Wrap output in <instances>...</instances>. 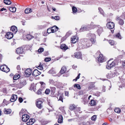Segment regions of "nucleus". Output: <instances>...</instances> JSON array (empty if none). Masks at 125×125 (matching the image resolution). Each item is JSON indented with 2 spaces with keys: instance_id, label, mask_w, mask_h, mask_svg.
<instances>
[{
  "instance_id": "dca6fc26",
  "label": "nucleus",
  "mask_w": 125,
  "mask_h": 125,
  "mask_svg": "<svg viewBox=\"0 0 125 125\" xmlns=\"http://www.w3.org/2000/svg\"><path fill=\"white\" fill-rule=\"evenodd\" d=\"M13 37V33L11 32H9L6 33L5 37L8 39H10L12 38Z\"/></svg>"
},
{
  "instance_id": "a18cd8bd",
  "label": "nucleus",
  "mask_w": 125,
  "mask_h": 125,
  "mask_svg": "<svg viewBox=\"0 0 125 125\" xmlns=\"http://www.w3.org/2000/svg\"><path fill=\"white\" fill-rule=\"evenodd\" d=\"M74 87H76L77 89H80L81 87L80 85L78 84H75L74 85Z\"/></svg>"
},
{
  "instance_id": "4be33fe9",
  "label": "nucleus",
  "mask_w": 125,
  "mask_h": 125,
  "mask_svg": "<svg viewBox=\"0 0 125 125\" xmlns=\"http://www.w3.org/2000/svg\"><path fill=\"white\" fill-rule=\"evenodd\" d=\"M3 112L5 114H10L11 113V110L10 109L4 108L3 110Z\"/></svg>"
},
{
  "instance_id": "e433bc0d",
  "label": "nucleus",
  "mask_w": 125,
  "mask_h": 125,
  "mask_svg": "<svg viewBox=\"0 0 125 125\" xmlns=\"http://www.w3.org/2000/svg\"><path fill=\"white\" fill-rule=\"evenodd\" d=\"M114 37L120 39H121V36L120 33H116L114 35Z\"/></svg>"
},
{
  "instance_id": "aec40b11",
  "label": "nucleus",
  "mask_w": 125,
  "mask_h": 125,
  "mask_svg": "<svg viewBox=\"0 0 125 125\" xmlns=\"http://www.w3.org/2000/svg\"><path fill=\"white\" fill-rule=\"evenodd\" d=\"M66 70V68L65 66H63L61 68L60 72L62 74L65 73Z\"/></svg>"
},
{
  "instance_id": "393cba45",
  "label": "nucleus",
  "mask_w": 125,
  "mask_h": 125,
  "mask_svg": "<svg viewBox=\"0 0 125 125\" xmlns=\"http://www.w3.org/2000/svg\"><path fill=\"white\" fill-rule=\"evenodd\" d=\"M51 89V94L52 95H53L54 94L56 91V88L54 87H50Z\"/></svg>"
},
{
  "instance_id": "3c124183",
  "label": "nucleus",
  "mask_w": 125,
  "mask_h": 125,
  "mask_svg": "<svg viewBox=\"0 0 125 125\" xmlns=\"http://www.w3.org/2000/svg\"><path fill=\"white\" fill-rule=\"evenodd\" d=\"M52 17L53 19H54L56 20H59L60 19L59 17L58 16H55L54 17L53 16H52Z\"/></svg>"
},
{
  "instance_id": "473e14b6",
  "label": "nucleus",
  "mask_w": 125,
  "mask_h": 125,
  "mask_svg": "<svg viewBox=\"0 0 125 125\" xmlns=\"http://www.w3.org/2000/svg\"><path fill=\"white\" fill-rule=\"evenodd\" d=\"M26 38L29 40H31V39L34 38L33 36H32L30 34H28L26 35Z\"/></svg>"
},
{
  "instance_id": "7ed1b4c3",
  "label": "nucleus",
  "mask_w": 125,
  "mask_h": 125,
  "mask_svg": "<svg viewBox=\"0 0 125 125\" xmlns=\"http://www.w3.org/2000/svg\"><path fill=\"white\" fill-rule=\"evenodd\" d=\"M35 105L39 109H41L43 107V102L41 98L37 99L35 101Z\"/></svg>"
},
{
  "instance_id": "052dcab7",
  "label": "nucleus",
  "mask_w": 125,
  "mask_h": 125,
  "mask_svg": "<svg viewBox=\"0 0 125 125\" xmlns=\"http://www.w3.org/2000/svg\"><path fill=\"white\" fill-rule=\"evenodd\" d=\"M47 32L48 33H52L51 28H48L47 30Z\"/></svg>"
},
{
  "instance_id": "13d9d810",
  "label": "nucleus",
  "mask_w": 125,
  "mask_h": 125,
  "mask_svg": "<svg viewBox=\"0 0 125 125\" xmlns=\"http://www.w3.org/2000/svg\"><path fill=\"white\" fill-rule=\"evenodd\" d=\"M96 116L94 115L91 117V119L95 121L96 120Z\"/></svg>"
},
{
  "instance_id": "09e8293b",
  "label": "nucleus",
  "mask_w": 125,
  "mask_h": 125,
  "mask_svg": "<svg viewBox=\"0 0 125 125\" xmlns=\"http://www.w3.org/2000/svg\"><path fill=\"white\" fill-rule=\"evenodd\" d=\"M51 91L49 89H47L46 90L45 93L46 94H49Z\"/></svg>"
},
{
  "instance_id": "2f4dec72",
  "label": "nucleus",
  "mask_w": 125,
  "mask_h": 125,
  "mask_svg": "<svg viewBox=\"0 0 125 125\" xmlns=\"http://www.w3.org/2000/svg\"><path fill=\"white\" fill-rule=\"evenodd\" d=\"M32 10L30 8H27L25 10L24 12L25 13L28 14L31 12Z\"/></svg>"
},
{
  "instance_id": "680f3d73",
  "label": "nucleus",
  "mask_w": 125,
  "mask_h": 125,
  "mask_svg": "<svg viewBox=\"0 0 125 125\" xmlns=\"http://www.w3.org/2000/svg\"><path fill=\"white\" fill-rule=\"evenodd\" d=\"M19 102L20 103H22L23 100V99L21 98V97H19Z\"/></svg>"
},
{
  "instance_id": "79ce46f5",
  "label": "nucleus",
  "mask_w": 125,
  "mask_h": 125,
  "mask_svg": "<svg viewBox=\"0 0 125 125\" xmlns=\"http://www.w3.org/2000/svg\"><path fill=\"white\" fill-rule=\"evenodd\" d=\"M114 111L116 113H119L121 112V109L118 108H116L114 109Z\"/></svg>"
},
{
  "instance_id": "8fccbe9b",
  "label": "nucleus",
  "mask_w": 125,
  "mask_h": 125,
  "mask_svg": "<svg viewBox=\"0 0 125 125\" xmlns=\"http://www.w3.org/2000/svg\"><path fill=\"white\" fill-rule=\"evenodd\" d=\"M9 103V102L6 101L5 99H4L3 100V101L2 103L3 104H4L5 105H7Z\"/></svg>"
},
{
  "instance_id": "f257e3e1",
  "label": "nucleus",
  "mask_w": 125,
  "mask_h": 125,
  "mask_svg": "<svg viewBox=\"0 0 125 125\" xmlns=\"http://www.w3.org/2000/svg\"><path fill=\"white\" fill-rule=\"evenodd\" d=\"M92 43L90 41L87 39H84L81 42V44L83 45L82 47L84 48H87L89 47L92 45Z\"/></svg>"
},
{
  "instance_id": "f3484780",
  "label": "nucleus",
  "mask_w": 125,
  "mask_h": 125,
  "mask_svg": "<svg viewBox=\"0 0 125 125\" xmlns=\"http://www.w3.org/2000/svg\"><path fill=\"white\" fill-rule=\"evenodd\" d=\"M17 99V96L16 95L13 94L10 99V101L11 102L15 101Z\"/></svg>"
},
{
  "instance_id": "ddd939ff",
  "label": "nucleus",
  "mask_w": 125,
  "mask_h": 125,
  "mask_svg": "<svg viewBox=\"0 0 125 125\" xmlns=\"http://www.w3.org/2000/svg\"><path fill=\"white\" fill-rule=\"evenodd\" d=\"M115 20L116 21H118L119 24L120 25H123L124 24V20L120 18V17L119 16H117Z\"/></svg>"
},
{
  "instance_id": "4468645a",
  "label": "nucleus",
  "mask_w": 125,
  "mask_h": 125,
  "mask_svg": "<svg viewBox=\"0 0 125 125\" xmlns=\"http://www.w3.org/2000/svg\"><path fill=\"white\" fill-rule=\"evenodd\" d=\"M23 52L24 49L22 47H19L16 49V52L17 54H22Z\"/></svg>"
},
{
  "instance_id": "c756f323",
  "label": "nucleus",
  "mask_w": 125,
  "mask_h": 125,
  "mask_svg": "<svg viewBox=\"0 0 125 125\" xmlns=\"http://www.w3.org/2000/svg\"><path fill=\"white\" fill-rule=\"evenodd\" d=\"M103 28L101 27H98V29L97 30V32L98 34L99 35L103 31Z\"/></svg>"
},
{
  "instance_id": "7c9ffc66",
  "label": "nucleus",
  "mask_w": 125,
  "mask_h": 125,
  "mask_svg": "<svg viewBox=\"0 0 125 125\" xmlns=\"http://www.w3.org/2000/svg\"><path fill=\"white\" fill-rule=\"evenodd\" d=\"M63 120V117L61 115H60L59 116V117L58 119V123H61L62 122Z\"/></svg>"
},
{
  "instance_id": "c9c22d12",
  "label": "nucleus",
  "mask_w": 125,
  "mask_h": 125,
  "mask_svg": "<svg viewBox=\"0 0 125 125\" xmlns=\"http://www.w3.org/2000/svg\"><path fill=\"white\" fill-rule=\"evenodd\" d=\"M16 8L15 7H10L9 8V10L11 12H15L16 10Z\"/></svg>"
},
{
  "instance_id": "39448f33",
  "label": "nucleus",
  "mask_w": 125,
  "mask_h": 125,
  "mask_svg": "<svg viewBox=\"0 0 125 125\" xmlns=\"http://www.w3.org/2000/svg\"><path fill=\"white\" fill-rule=\"evenodd\" d=\"M96 54L97 55H99L98 60V62L100 63H102L104 61V57L103 54L101 53L100 51H97Z\"/></svg>"
},
{
  "instance_id": "4d7b16f0",
  "label": "nucleus",
  "mask_w": 125,
  "mask_h": 125,
  "mask_svg": "<svg viewBox=\"0 0 125 125\" xmlns=\"http://www.w3.org/2000/svg\"><path fill=\"white\" fill-rule=\"evenodd\" d=\"M51 60V59L50 58L47 57L44 59V61L46 62H48L50 61Z\"/></svg>"
},
{
  "instance_id": "4c0bfd02",
  "label": "nucleus",
  "mask_w": 125,
  "mask_h": 125,
  "mask_svg": "<svg viewBox=\"0 0 125 125\" xmlns=\"http://www.w3.org/2000/svg\"><path fill=\"white\" fill-rule=\"evenodd\" d=\"M3 2L4 3L7 5H9L11 3V2L10 0H4Z\"/></svg>"
},
{
  "instance_id": "bf43d9fd",
  "label": "nucleus",
  "mask_w": 125,
  "mask_h": 125,
  "mask_svg": "<svg viewBox=\"0 0 125 125\" xmlns=\"http://www.w3.org/2000/svg\"><path fill=\"white\" fill-rule=\"evenodd\" d=\"M113 74V75H114V77L115 75H118V73L116 70H115L114 71Z\"/></svg>"
},
{
  "instance_id": "a19ab883",
  "label": "nucleus",
  "mask_w": 125,
  "mask_h": 125,
  "mask_svg": "<svg viewBox=\"0 0 125 125\" xmlns=\"http://www.w3.org/2000/svg\"><path fill=\"white\" fill-rule=\"evenodd\" d=\"M1 36L3 37H5L6 35V33L4 30H2V31H1Z\"/></svg>"
},
{
  "instance_id": "9d476101",
  "label": "nucleus",
  "mask_w": 125,
  "mask_h": 125,
  "mask_svg": "<svg viewBox=\"0 0 125 125\" xmlns=\"http://www.w3.org/2000/svg\"><path fill=\"white\" fill-rule=\"evenodd\" d=\"M74 56L75 57L78 59H81L82 58L81 52H75L74 54Z\"/></svg>"
},
{
  "instance_id": "0eeeda50",
  "label": "nucleus",
  "mask_w": 125,
  "mask_h": 125,
  "mask_svg": "<svg viewBox=\"0 0 125 125\" xmlns=\"http://www.w3.org/2000/svg\"><path fill=\"white\" fill-rule=\"evenodd\" d=\"M0 70L6 73H8L10 71V69L6 65L0 66Z\"/></svg>"
},
{
  "instance_id": "a878e982",
  "label": "nucleus",
  "mask_w": 125,
  "mask_h": 125,
  "mask_svg": "<svg viewBox=\"0 0 125 125\" xmlns=\"http://www.w3.org/2000/svg\"><path fill=\"white\" fill-rule=\"evenodd\" d=\"M52 33H54L58 31V28L56 26H55L51 28Z\"/></svg>"
},
{
  "instance_id": "423d86ee",
  "label": "nucleus",
  "mask_w": 125,
  "mask_h": 125,
  "mask_svg": "<svg viewBox=\"0 0 125 125\" xmlns=\"http://www.w3.org/2000/svg\"><path fill=\"white\" fill-rule=\"evenodd\" d=\"M107 27L109 29H112L114 28L115 24L113 22H108L106 24Z\"/></svg>"
},
{
  "instance_id": "37998d69",
  "label": "nucleus",
  "mask_w": 125,
  "mask_h": 125,
  "mask_svg": "<svg viewBox=\"0 0 125 125\" xmlns=\"http://www.w3.org/2000/svg\"><path fill=\"white\" fill-rule=\"evenodd\" d=\"M20 77V75L19 74L17 75H15L13 77V79L14 80H16L18 79Z\"/></svg>"
},
{
  "instance_id": "f704fd0d",
  "label": "nucleus",
  "mask_w": 125,
  "mask_h": 125,
  "mask_svg": "<svg viewBox=\"0 0 125 125\" xmlns=\"http://www.w3.org/2000/svg\"><path fill=\"white\" fill-rule=\"evenodd\" d=\"M62 85V83H61L56 81V83L54 86H56L57 88H60L61 87Z\"/></svg>"
},
{
  "instance_id": "f03ea898",
  "label": "nucleus",
  "mask_w": 125,
  "mask_h": 125,
  "mask_svg": "<svg viewBox=\"0 0 125 125\" xmlns=\"http://www.w3.org/2000/svg\"><path fill=\"white\" fill-rule=\"evenodd\" d=\"M86 37L88 38L92 44L96 42V36L94 33H88Z\"/></svg>"
},
{
  "instance_id": "e2e57ef3",
  "label": "nucleus",
  "mask_w": 125,
  "mask_h": 125,
  "mask_svg": "<svg viewBox=\"0 0 125 125\" xmlns=\"http://www.w3.org/2000/svg\"><path fill=\"white\" fill-rule=\"evenodd\" d=\"M120 17L121 18L125 19V15L124 14H123L120 16Z\"/></svg>"
},
{
  "instance_id": "58836bf2",
  "label": "nucleus",
  "mask_w": 125,
  "mask_h": 125,
  "mask_svg": "<svg viewBox=\"0 0 125 125\" xmlns=\"http://www.w3.org/2000/svg\"><path fill=\"white\" fill-rule=\"evenodd\" d=\"M95 87V85L94 84H93L92 83H91L90 84V85L88 87V89L89 90H91Z\"/></svg>"
},
{
  "instance_id": "cd10ccee",
  "label": "nucleus",
  "mask_w": 125,
  "mask_h": 125,
  "mask_svg": "<svg viewBox=\"0 0 125 125\" xmlns=\"http://www.w3.org/2000/svg\"><path fill=\"white\" fill-rule=\"evenodd\" d=\"M88 30V28L86 26H83V27H82V28L80 29V31L81 32L87 31Z\"/></svg>"
},
{
  "instance_id": "864d4df0",
  "label": "nucleus",
  "mask_w": 125,
  "mask_h": 125,
  "mask_svg": "<svg viewBox=\"0 0 125 125\" xmlns=\"http://www.w3.org/2000/svg\"><path fill=\"white\" fill-rule=\"evenodd\" d=\"M40 64H41L40 63ZM37 68L41 70H43V67L40 64L37 67Z\"/></svg>"
},
{
  "instance_id": "6e6552de",
  "label": "nucleus",
  "mask_w": 125,
  "mask_h": 125,
  "mask_svg": "<svg viewBox=\"0 0 125 125\" xmlns=\"http://www.w3.org/2000/svg\"><path fill=\"white\" fill-rule=\"evenodd\" d=\"M26 81L24 80L18 84H16V86L17 87L20 89L23 86L25 85H26Z\"/></svg>"
},
{
  "instance_id": "b1692460",
  "label": "nucleus",
  "mask_w": 125,
  "mask_h": 125,
  "mask_svg": "<svg viewBox=\"0 0 125 125\" xmlns=\"http://www.w3.org/2000/svg\"><path fill=\"white\" fill-rule=\"evenodd\" d=\"M58 96H59V99L58 101H61L62 103L63 102V100L64 98V95L63 94H59Z\"/></svg>"
},
{
  "instance_id": "9b49d317",
  "label": "nucleus",
  "mask_w": 125,
  "mask_h": 125,
  "mask_svg": "<svg viewBox=\"0 0 125 125\" xmlns=\"http://www.w3.org/2000/svg\"><path fill=\"white\" fill-rule=\"evenodd\" d=\"M78 40V38L77 37L74 36L71 38V42L72 43H74L77 42Z\"/></svg>"
},
{
  "instance_id": "5fc2aeb1",
  "label": "nucleus",
  "mask_w": 125,
  "mask_h": 125,
  "mask_svg": "<svg viewBox=\"0 0 125 125\" xmlns=\"http://www.w3.org/2000/svg\"><path fill=\"white\" fill-rule=\"evenodd\" d=\"M44 51V49L43 48H40L38 50V52L39 53H41Z\"/></svg>"
},
{
  "instance_id": "a211bd4d",
  "label": "nucleus",
  "mask_w": 125,
  "mask_h": 125,
  "mask_svg": "<svg viewBox=\"0 0 125 125\" xmlns=\"http://www.w3.org/2000/svg\"><path fill=\"white\" fill-rule=\"evenodd\" d=\"M10 30L15 34L17 31V28L15 26H12L11 27Z\"/></svg>"
},
{
  "instance_id": "6ab92c4d",
  "label": "nucleus",
  "mask_w": 125,
  "mask_h": 125,
  "mask_svg": "<svg viewBox=\"0 0 125 125\" xmlns=\"http://www.w3.org/2000/svg\"><path fill=\"white\" fill-rule=\"evenodd\" d=\"M60 48L61 49L65 51L66 50L68 49V47L65 44H61L60 46Z\"/></svg>"
},
{
  "instance_id": "5701e85b",
  "label": "nucleus",
  "mask_w": 125,
  "mask_h": 125,
  "mask_svg": "<svg viewBox=\"0 0 125 125\" xmlns=\"http://www.w3.org/2000/svg\"><path fill=\"white\" fill-rule=\"evenodd\" d=\"M107 41L111 45H115L117 44L116 42L114 40H107Z\"/></svg>"
},
{
  "instance_id": "ea45409f",
  "label": "nucleus",
  "mask_w": 125,
  "mask_h": 125,
  "mask_svg": "<svg viewBox=\"0 0 125 125\" xmlns=\"http://www.w3.org/2000/svg\"><path fill=\"white\" fill-rule=\"evenodd\" d=\"M49 83L50 84L55 85L56 83V81H54L52 79H50L49 80Z\"/></svg>"
},
{
  "instance_id": "c03bdc74",
  "label": "nucleus",
  "mask_w": 125,
  "mask_h": 125,
  "mask_svg": "<svg viewBox=\"0 0 125 125\" xmlns=\"http://www.w3.org/2000/svg\"><path fill=\"white\" fill-rule=\"evenodd\" d=\"M42 90H43L42 89H41V88L39 89L36 92L37 94L38 95H40V94H42Z\"/></svg>"
},
{
  "instance_id": "774afa93",
  "label": "nucleus",
  "mask_w": 125,
  "mask_h": 125,
  "mask_svg": "<svg viewBox=\"0 0 125 125\" xmlns=\"http://www.w3.org/2000/svg\"><path fill=\"white\" fill-rule=\"evenodd\" d=\"M122 64L124 66H125V61H122Z\"/></svg>"
},
{
  "instance_id": "c85d7f7f",
  "label": "nucleus",
  "mask_w": 125,
  "mask_h": 125,
  "mask_svg": "<svg viewBox=\"0 0 125 125\" xmlns=\"http://www.w3.org/2000/svg\"><path fill=\"white\" fill-rule=\"evenodd\" d=\"M114 77V75H113V73L111 72H110L107 75V77L108 78L110 79Z\"/></svg>"
},
{
  "instance_id": "1a4fd4ad",
  "label": "nucleus",
  "mask_w": 125,
  "mask_h": 125,
  "mask_svg": "<svg viewBox=\"0 0 125 125\" xmlns=\"http://www.w3.org/2000/svg\"><path fill=\"white\" fill-rule=\"evenodd\" d=\"M32 73V70L30 69H27L25 71L24 76L26 77L29 76Z\"/></svg>"
},
{
  "instance_id": "20e7f679",
  "label": "nucleus",
  "mask_w": 125,
  "mask_h": 125,
  "mask_svg": "<svg viewBox=\"0 0 125 125\" xmlns=\"http://www.w3.org/2000/svg\"><path fill=\"white\" fill-rule=\"evenodd\" d=\"M111 60H110L107 62V64L106 65V68L108 69H110L114 67L115 65V62H111Z\"/></svg>"
},
{
  "instance_id": "6e6d98bb",
  "label": "nucleus",
  "mask_w": 125,
  "mask_h": 125,
  "mask_svg": "<svg viewBox=\"0 0 125 125\" xmlns=\"http://www.w3.org/2000/svg\"><path fill=\"white\" fill-rule=\"evenodd\" d=\"M80 75V73H79L78 74L77 76L76 77V78L74 79H73V81H76L79 78Z\"/></svg>"
},
{
  "instance_id": "0e129e2a",
  "label": "nucleus",
  "mask_w": 125,
  "mask_h": 125,
  "mask_svg": "<svg viewBox=\"0 0 125 125\" xmlns=\"http://www.w3.org/2000/svg\"><path fill=\"white\" fill-rule=\"evenodd\" d=\"M3 10H4L5 12H7V10L6 9L4 8H3L0 9V11H2Z\"/></svg>"
},
{
  "instance_id": "603ef678",
  "label": "nucleus",
  "mask_w": 125,
  "mask_h": 125,
  "mask_svg": "<svg viewBox=\"0 0 125 125\" xmlns=\"http://www.w3.org/2000/svg\"><path fill=\"white\" fill-rule=\"evenodd\" d=\"M98 10L100 12V13L102 15L104 14V12L102 9L101 8H98Z\"/></svg>"
},
{
  "instance_id": "412c9836",
  "label": "nucleus",
  "mask_w": 125,
  "mask_h": 125,
  "mask_svg": "<svg viewBox=\"0 0 125 125\" xmlns=\"http://www.w3.org/2000/svg\"><path fill=\"white\" fill-rule=\"evenodd\" d=\"M69 108V109L71 111L74 110L75 109H76L77 108L76 106L74 104H71Z\"/></svg>"
},
{
  "instance_id": "de8ad7c7",
  "label": "nucleus",
  "mask_w": 125,
  "mask_h": 125,
  "mask_svg": "<svg viewBox=\"0 0 125 125\" xmlns=\"http://www.w3.org/2000/svg\"><path fill=\"white\" fill-rule=\"evenodd\" d=\"M40 83L41 85V88L42 87L44 88L45 87L46 84L43 82H40Z\"/></svg>"
},
{
  "instance_id": "72a5a7b5",
  "label": "nucleus",
  "mask_w": 125,
  "mask_h": 125,
  "mask_svg": "<svg viewBox=\"0 0 125 125\" xmlns=\"http://www.w3.org/2000/svg\"><path fill=\"white\" fill-rule=\"evenodd\" d=\"M89 104L91 106H94L96 105V104L95 101L93 99H91Z\"/></svg>"
},
{
  "instance_id": "49530a36",
  "label": "nucleus",
  "mask_w": 125,
  "mask_h": 125,
  "mask_svg": "<svg viewBox=\"0 0 125 125\" xmlns=\"http://www.w3.org/2000/svg\"><path fill=\"white\" fill-rule=\"evenodd\" d=\"M72 10L73 12L74 13H75L77 11V8L74 6L73 7Z\"/></svg>"
},
{
  "instance_id": "338daca9",
  "label": "nucleus",
  "mask_w": 125,
  "mask_h": 125,
  "mask_svg": "<svg viewBox=\"0 0 125 125\" xmlns=\"http://www.w3.org/2000/svg\"><path fill=\"white\" fill-rule=\"evenodd\" d=\"M69 94V93L68 92L66 91H65V96H68Z\"/></svg>"
},
{
  "instance_id": "2eb2a0df",
  "label": "nucleus",
  "mask_w": 125,
  "mask_h": 125,
  "mask_svg": "<svg viewBox=\"0 0 125 125\" xmlns=\"http://www.w3.org/2000/svg\"><path fill=\"white\" fill-rule=\"evenodd\" d=\"M41 73L37 69H35L32 74L33 76L36 77L41 74Z\"/></svg>"
},
{
  "instance_id": "f8f14e48",
  "label": "nucleus",
  "mask_w": 125,
  "mask_h": 125,
  "mask_svg": "<svg viewBox=\"0 0 125 125\" xmlns=\"http://www.w3.org/2000/svg\"><path fill=\"white\" fill-rule=\"evenodd\" d=\"M29 118V116L27 114H24L22 115V120L24 122H26Z\"/></svg>"
},
{
  "instance_id": "bb28decb",
  "label": "nucleus",
  "mask_w": 125,
  "mask_h": 125,
  "mask_svg": "<svg viewBox=\"0 0 125 125\" xmlns=\"http://www.w3.org/2000/svg\"><path fill=\"white\" fill-rule=\"evenodd\" d=\"M35 120L34 119H31L29 120V122L27 123L28 125H32L35 122Z\"/></svg>"
},
{
  "instance_id": "69168bd1",
  "label": "nucleus",
  "mask_w": 125,
  "mask_h": 125,
  "mask_svg": "<svg viewBox=\"0 0 125 125\" xmlns=\"http://www.w3.org/2000/svg\"><path fill=\"white\" fill-rule=\"evenodd\" d=\"M17 68L18 70H20L21 69L20 66V65H18L17 66Z\"/></svg>"
}]
</instances>
